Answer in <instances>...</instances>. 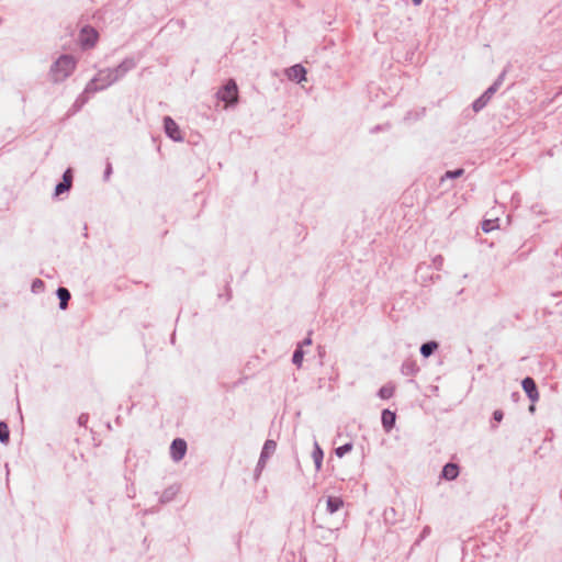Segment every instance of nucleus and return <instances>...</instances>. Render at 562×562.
I'll return each instance as SVG.
<instances>
[{"instance_id":"f257e3e1","label":"nucleus","mask_w":562,"mask_h":562,"mask_svg":"<svg viewBox=\"0 0 562 562\" xmlns=\"http://www.w3.org/2000/svg\"><path fill=\"white\" fill-rule=\"evenodd\" d=\"M77 60L71 55H61L50 67V78L54 82H63L75 70Z\"/></svg>"},{"instance_id":"f03ea898","label":"nucleus","mask_w":562,"mask_h":562,"mask_svg":"<svg viewBox=\"0 0 562 562\" xmlns=\"http://www.w3.org/2000/svg\"><path fill=\"white\" fill-rule=\"evenodd\" d=\"M115 83L110 68L101 69L98 74L87 83L85 93H93L106 89Z\"/></svg>"},{"instance_id":"7ed1b4c3","label":"nucleus","mask_w":562,"mask_h":562,"mask_svg":"<svg viewBox=\"0 0 562 562\" xmlns=\"http://www.w3.org/2000/svg\"><path fill=\"white\" fill-rule=\"evenodd\" d=\"M217 98L226 105H235L238 102V88L234 79H229L217 92Z\"/></svg>"},{"instance_id":"20e7f679","label":"nucleus","mask_w":562,"mask_h":562,"mask_svg":"<svg viewBox=\"0 0 562 562\" xmlns=\"http://www.w3.org/2000/svg\"><path fill=\"white\" fill-rule=\"evenodd\" d=\"M137 65V60L133 57L125 58L119 66L115 68H110L112 76L116 81L122 79L128 71L134 69Z\"/></svg>"},{"instance_id":"39448f33","label":"nucleus","mask_w":562,"mask_h":562,"mask_svg":"<svg viewBox=\"0 0 562 562\" xmlns=\"http://www.w3.org/2000/svg\"><path fill=\"white\" fill-rule=\"evenodd\" d=\"M98 41V32L92 27H83L79 35L80 45L83 48H91Z\"/></svg>"},{"instance_id":"423d86ee","label":"nucleus","mask_w":562,"mask_h":562,"mask_svg":"<svg viewBox=\"0 0 562 562\" xmlns=\"http://www.w3.org/2000/svg\"><path fill=\"white\" fill-rule=\"evenodd\" d=\"M186 452L187 442L183 439L177 438L171 442L170 456L173 461L179 462L180 460H182L186 456Z\"/></svg>"},{"instance_id":"0eeeda50","label":"nucleus","mask_w":562,"mask_h":562,"mask_svg":"<svg viewBox=\"0 0 562 562\" xmlns=\"http://www.w3.org/2000/svg\"><path fill=\"white\" fill-rule=\"evenodd\" d=\"M164 128L168 137H170L171 139L176 142L182 140L179 126L170 116H166L164 119Z\"/></svg>"},{"instance_id":"6e6552de","label":"nucleus","mask_w":562,"mask_h":562,"mask_svg":"<svg viewBox=\"0 0 562 562\" xmlns=\"http://www.w3.org/2000/svg\"><path fill=\"white\" fill-rule=\"evenodd\" d=\"M497 90L495 89V87H488L485 92L479 97L472 104V109L474 112H480L481 110H483L487 103L490 102V100L492 99V97L495 94Z\"/></svg>"},{"instance_id":"1a4fd4ad","label":"nucleus","mask_w":562,"mask_h":562,"mask_svg":"<svg viewBox=\"0 0 562 562\" xmlns=\"http://www.w3.org/2000/svg\"><path fill=\"white\" fill-rule=\"evenodd\" d=\"M521 385L529 400L532 403L537 402L539 398V392L535 380L532 378L527 376L522 380Z\"/></svg>"},{"instance_id":"9d476101","label":"nucleus","mask_w":562,"mask_h":562,"mask_svg":"<svg viewBox=\"0 0 562 562\" xmlns=\"http://www.w3.org/2000/svg\"><path fill=\"white\" fill-rule=\"evenodd\" d=\"M288 78L290 80L302 82L305 80L306 70L302 65H294L286 70Z\"/></svg>"},{"instance_id":"9b49d317","label":"nucleus","mask_w":562,"mask_h":562,"mask_svg":"<svg viewBox=\"0 0 562 562\" xmlns=\"http://www.w3.org/2000/svg\"><path fill=\"white\" fill-rule=\"evenodd\" d=\"M459 475V467L456 463H447L442 468L441 476L448 481L457 479Z\"/></svg>"},{"instance_id":"f8f14e48","label":"nucleus","mask_w":562,"mask_h":562,"mask_svg":"<svg viewBox=\"0 0 562 562\" xmlns=\"http://www.w3.org/2000/svg\"><path fill=\"white\" fill-rule=\"evenodd\" d=\"M395 414L389 409L382 412L381 422L386 431H390L395 424Z\"/></svg>"},{"instance_id":"ddd939ff","label":"nucleus","mask_w":562,"mask_h":562,"mask_svg":"<svg viewBox=\"0 0 562 562\" xmlns=\"http://www.w3.org/2000/svg\"><path fill=\"white\" fill-rule=\"evenodd\" d=\"M344 506V501L340 497L329 496L326 502V508L329 514L338 512Z\"/></svg>"},{"instance_id":"4468645a","label":"nucleus","mask_w":562,"mask_h":562,"mask_svg":"<svg viewBox=\"0 0 562 562\" xmlns=\"http://www.w3.org/2000/svg\"><path fill=\"white\" fill-rule=\"evenodd\" d=\"M323 458H324V452H323L322 448L319 447L318 442L315 441L314 450L312 452V459L315 463V468L317 471H319L322 469Z\"/></svg>"},{"instance_id":"2eb2a0df","label":"nucleus","mask_w":562,"mask_h":562,"mask_svg":"<svg viewBox=\"0 0 562 562\" xmlns=\"http://www.w3.org/2000/svg\"><path fill=\"white\" fill-rule=\"evenodd\" d=\"M276 441L268 439L262 447L260 456L262 457V459H269L276 452Z\"/></svg>"},{"instance_id":"dca6fc26","label":"nucleus","mask_w":562,"mask_h":562,"mask_svg":"<svg viewBox=\"0 0 562 562\" xmlns=\"http://www.w3.org/2000/svg\"><path fill=\"white\" fill-rule=\"evenodd\" d=\"M56 293L59 299V307L65 310L68 305V301L70 300V292L66 288L60 286L57 289Z\"/></svg>"},{"instance_id":"f3484780","label":"nucleus","mask_w":562,"mask_h":562,"mask_svg":"<svg viewBox=\"0 0 562 562\" xmlns=\"http://www.w3.org/2000/svg\"><path fill=\"white\" fill-rule=\"evenodd\" d=\"M438 349V344L436 341H427L422 345L420 347V353L423 357L428 358L430 357L435 350Z\"/></svg>"},{"instance_id":"a211bd4d","label":"nucleus","mask_w":562,"mask_h":562,"mask_svg":"<svg viewBox=\"0 0 562 562\" xmlns=\"http://www.w3.org/2000/svg\"><path fill=\"white\" fill-rule=\"evenodd\" d=\"M378 394L382 400H389L394 394V386L391 384H385L379 390Z\"/></svg>"},{"instance_id":"6ab92c4d","label":"nucleus","mask_w":562,"mask_h":562,"mask_svg":"<svg viewBox=\"0 0 562 562\" xmlns=\"http://www.w3.org/2000/svg\"><path fill=\"white\" fill-rule=\"evenodd\" d=\"M303 357H304V352H303V349H302V346L299 345L293 353V357H292V362L300 367L302 364V361H303Z\"/></svg>"},{"instance_id":"aec40b11","label":"nucleus","mask_w":562,"mask_h":562,"mask_svg":"<svg viewBox=\"0 0 562 562\" xmlns=\"http://www.w3.org/2000/svg\"><path fill=\"white\" fill-rule=\"evenodd\" d=\"M10 432L8 425L4 422H0V442L7 443L9 441Z\"/></svg>"},{"instance_id":"412c9836","label":"nucleus","mask_w":562,"mask_h":562,"mask_svg":"<svg viewBox=\"0 0 562 562\" xmlns=\"http://www.w3.org/2000/svg\"><path fill=\"white\" fill-rule=\"evenodd\" d=\"M464 173V170L462 168L456 169V170H449L447 171L442 177L441 181H445L446 179H456L461 177Z\"/></svg>"},{"instance_id":"4be33fe9","label":"nucleus","mask_w":562,"mask_h":562,"mask_svg":"<svg viewBox=\"0 0 562 562\" xmlns=\"http://www.w3.org/2000/svg\"><path fill=\"white\" fill-rule=\"evenodd\" d=\"M352 443L351 442H347L338 448H336L335 450V453L338 458H342L345 454H347L348 452H350L352 450Z\"/></svg>"},{"instance_id":"5701e85b","label":"nucleus","mask_w":562,"mask_h":562,"mask_svg":"<svg viewBox=\"0 0 562 562\" xmlns=\"http://www.w3.org/2000/svg\"><path fill=\"white\" fill-rule=\"evenodd\" d=\"M70 188H71L70 182L68 180H66V181L63 180L55 187V194L56 195L63 194L64 192L68 191Z\"/></svg>"},{"instance_id":"b1692460","label":"nucleus","mask_w":562,"mask_h":562,"mask_svg":"<svg viewBox=\"0 0 562 562\" xmlns=\"http://www.w3.org/2000/svg\"><path fill=\"white\" fill-rule=\"evenodd\" d=\"M498 220H485L483 223H482V229L485 232V233H490L491 231H493L494 228L497 227V223Z\"/></svg>"},{"instance_id":"393cba45","label":"nucleus","mask_w":562,"mask_h":562,"mask_svg":"<svg viewBox=\"0 0 562 562\" xmlns=\"http://www.w3.org/2000/svg\"><path fill=\"white\" fill-rule=\"evenodd\" d=\"M267 461H268V459H262L261 456L259 457L258 463H257L256 469H255L256 476L260 475L261 471L266 467Z\"/></svg>"},{"instance_id":"a878e982","label":"nucleus","mask_w":562,"mask_h":562,"mask_svg":"<svg viewBox=\"0 0 562 562\" xmlns=\"http://www.w3.org/2000/svg\"><path fill=\"white\" fill-rule=\"evenodd\" d=\"M267 461H268V459H262L261 456L259 457L258 463H257L256 469H255L256 476L260 475L261 471L266 467Z\"/></svg>"},{"instance_id":"bb28decb","label":"nucleus","mask_w":562,"mask_h":562,"mask_svg":"<svg viewBox=\"0 0 562 562\" xmlns=\"http://www.w3.org/2000/svg\"><path fill=\"white\" fill-rule=\"evenodd\" d=\"M506 72L507 70H503L502 74L497 77V79L494 81V83L492 85V87H495L496 90L499 89V87L502 86L504 79H505V76H506Z\"/></svg>"},{"instance_id":"cd10ccee","label":"nucleus","mask_w":562,"mask_h":562,"mask_svg":"<svg viewBox=\"0 0 562 562\" xmlns=\"http://www.w3.org/2000/svg\"><path fill=\"white\" fill-rule=\"evenodd\" d=\"M504 417V414L502 411L497 409L493 413V419L497 423L502 422Z\"/></svg>"},{"instance_id":"c85d7f7f","label":"nucleus","mask_w":562,"mask_h":562,"mask_svg":"<svg viewBox=\"0 0 562 562\" xmlns=\"http://www.w3.org/2000/svg\"><path fill=\"white\" fill-rule=\"evenodd\" d=\"M63 180L64 181L68 180L70 182V184L72 183V175H71V170L70 169L65 171V173L63 176Z\"/></svg>"},{"instance_id":"c756f323","label":"nucleus","mask_w":562,"mask_h":562,"mask_svg":"<svg viewBox=\"0 0 562 562\" xmlns=\"http://www.w3.org/2000/svg\"><path fill=\"white\" fill-rule=\"evenodd\" d=\"M443 262V258L441 256H437L435 257L434 259V263L437 266V267H440Z\"/></svg>"},{"instance_id":"7c9ffc66","label":"nucleus","mask_w":562,"mask_h":562,"mask_svg":"<svg viewBox=\"0 0 562 562\" xmlns=\"http://www.w3.org/2000/svg\"><path fill=\"white\" fill-rule=\"evenodd\" d=\"M311 344H312V338L308 336L300 345L303 347V346H310Z\"/></svg>"},{"instance_id":"2f4dec72","label":"nucleus","mask_w":562,"mask_h":562,"mask_svg":"<svg viewBox=\"0 0 562 562\" xmlns=\"http://www.w3.org/2000/svg\"><path fill=\"white\" fill-rule=\"evenodd\" d=\"M44 283L42 280L40 279H36L34 282H33V289L37 288V286H43Z\"/></svg>"},{"instance_id":"473e14b6","label":"nucleus","mask_w":562,"mask_h":562,"mask_svg":"<svg viewBox=\"0 0 562 562\" xmlns=\"http://www.w3.org/2000/svg\"><path fill=\"white\" fill-rule=\"evenodd\" d=\"M112 172V168H111V165H108L106 169H105V172H104V177L105 179L109 178V176L111 175Z\"/></svg>"},{"instance_id":"72a5a7b5","label":"nucleus","mask_w":562,"mask_h":562,"mask_svg":"<svg viewBox=\"0 0 562 562\" xmlns=\"http://www.w3.org/2000/svg\"><path fill=\"white\" fill-rule=\"evenodd\" d=\"M430 532V528L428 526H426L422 532V538H425L427 535H429Z\"/></svg>"},{"instance_id":"f704fd0d","label":"nucleus","mask_w":562,"mask_h":562,"mask_svg":"<svg viewBox=\"0 0 562 562\" xmlns=\"http://www.w3.org/2000/svg\"><path fill=\"white\" fill-rule=\"evenodd\" d=\"M86 420H87V417H86L85 415H81V416L79 417V424H80V425H83V423H85Z\"/></svg>"},{"instance_id":"c9c22d12","label":"nucleus","mask_w":562,"mask_h":562,"mask_svg":"<svg viewBox=\"0 0 562 562\" xmlns=\"http://www.w3.org/2000/svg\"><path fill=\"white\" fill-rule=\"evenodd\" d=\"M423 0H412V2L415 4V5H419L422 3Z\"/></svg>"},{"instance_id":"e433bc0d","label":"nucleus","mask_w":562,"mask_h":562,"mask_svg":"<svg viewBox=\"0 0 562 562\" xmlns=\"http://www.w3.org/2000/svg\"><path fill=\"white\" fill-rule=\"evenodd\" d=\"M529 411H530V412H535V405H531V406L529 407Z\"/></svg>"}]
</instances>
